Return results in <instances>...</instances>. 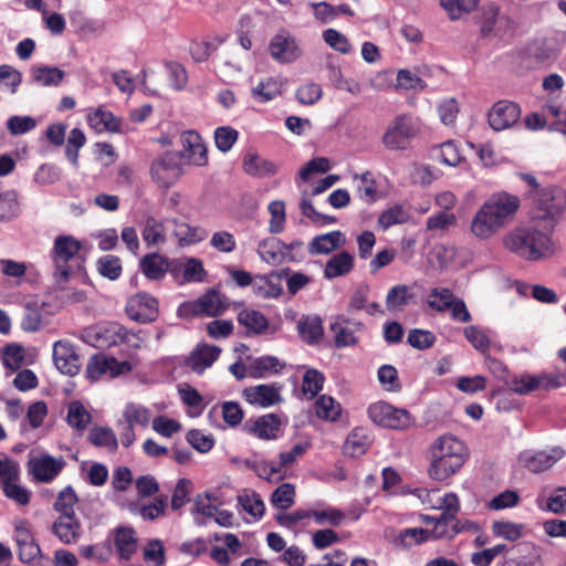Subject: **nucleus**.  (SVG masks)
<instances>
[{"instance_id": "obj_14", "label": "nucleus", "mask_w": 566, "mask_h": 566, "mask_svg": "<svg viewBox=\"0 0 566 566\" xmlns=\"http://www.w3.org/2000/svg\"><path fill=\"white\" fill-rule=\"evenodd\" d=\"M566 455L562 447H553L541 451H524L518 457L522 467L533 473L544 472L554 467Z\"/></svg>"}, {"instance_id": "obj_11", "label": "nucleus", "mask_w": 566, "mask_h": 566, "mask_svg": "<svg viewBox=\"0 0 566 566\" xmlns=\"http://www.w3.org/2000/svg\"><path fill=\"white\" fill-rule=\"evenodd\" d=\"M227 307V298L217 291L211 290L193 302L182 303L178 308V313L181 316H217L221 314Z\"/></svg>"}, {"instance_id": "obj_31", "label": "nucleus", "mask_w": 566, "mask_h": 566, "mask_svg": "<svg viewBox=\"0 0 566 566\" xmlns=\"http://www.w3.org/2000/svg\"><path fill=\"white\" fill-rule=\"evenodd\" d=\"M87 124L96 133H117L120 129V120L104 106H98L88 112Z\"/></svg>"}, {"instance_id": "obj_23", "label": "nucleus", "mask_w": 566, "mask_h": 566, "mask_svg": "<svg viewBox=\"0 0 566 566\" xmlns=\"http://www.w3.org/2000/svg\"><path fill=\"white\" fill-rule=\"evenodd\" d=\"M182 157L191 165L203 167L208 164L207 147L201 136L187 130L181 135Z\"/></svg>"}, {"instance_id": "obj_64", "label": "nucleus", "mask_w": 566, "mask_h": 566, "mask_svg": "<svg viewBox=\"0 0 566 566\" xmlns=\"http://www.w3.org/2000/svg\"><path fill=\"white\" fill-rule=\"evenodd\" d=\"M216 147L221 153H228L239 138V132L231 126H220L216 128L214 134Z\"/></svg>"}, {"instance_id": "obj_43", "label": "nucleus", "mask_w": 566, "mask_h": 566, "mask_svg": "<svg viewBox=\"0 0 566 566\" xmlns=\"http://www.w3.org/2000/svg\"><path fill=\"white\" fill-rule=\"evenodd\" d=\"M65 73L55 66L35 65L31 69L32 81L40 86H56Z\"/></svg>"}, {"instance_id": "obj_52", "label": "nucleus", "mask_w": 566, "mask_h": 566, "mask_svg": "<svg viewBox=\"0 0 566 566\" xmlns=\"http://www.w3.org/2000/svg\"><path fill=\"white\" fill-rule=\"evenodd\" d=\"M354 180L356 182L358 196L363 201L371 203L378 199L376 181L369 171L360 175L356 174L354 176Z\"/></svg>"}, {"instance_id": "obj_7", "label": "nucleus", "mask_w": 566, "mask_h": 566, "mask_svg": "<svg viewBox=\"0 0 566 566\" xmlns=\"http://www.w3.org/2000/svg\"><path fill=\"white\" fill-rule=\"evenodd\" d=\"M368 417L375 424L395 430L406 429L411 424L408 411L385 401L371 403L368 408Z\"/></svg>"}, {"instance_id": "obj_1", "label": "nucleus", "mask_w": 566, "mask_h": 566, "mask_svg": "<svg viewBox=\"0 0 566 566\" xmlns=\"http://www.w3.org/2000/svg\"><path fill=\"white\" fill-rule=\"evenodd\" d=\"M520 206L516 195L507 191L492 193L472 216L470 235L480 242L491 241L514 220Z\"/></svg>"}, {"instance_id": "obj_34", "label": "nucleus", "mask_w": 566, "mask_h": 566, "mask_svg": "<svg viewBox=\"0 0 566 566\" xmlns=\"http://www.w3.org/2000/svg\"><path fill=\"white\" fill-rule=\"evenodd\" d=\"M415 295L411 287L406 284H397L390 287L386 295V308L390 313L402 312L408 306Z\"/></svg>"}, {"instance_id": "obj_26", "label": "nucleus", "mask_w": 566, "mask_h": 566, "mask_svg": "<svg viewBox=\"0 0 566 566\" xmlns=\"http://www.w3.org/2000/svg\"><path fill=\"white\" fill-rule=\"evenodd\" d=\"M221 348L214 345L199 344L188 357L186 365L192 371L202 374L218 359Z\"/></svg>"}, {"instance_id": "obj_63", "label": "nucleus", "mask_w": 566, "mask_h": 566, "mask_svg": "<svg viewBox=\"0 0 566 566\" xmlns=\"http://www.w3.org/2000/svg\"><path fill=\"white\" fill-rule=\"evenodd\" d=\"M268 210L271 214V219L269 221L270 233L279 234L283 232L286 221L284 202L281 200L271 201L268 206Z\"/></svg>"}, {"instance_id": "obj_45", "label": "nucleus", "mask_w": 566, "mask_h": 566, "mask_svg": "<svg viewBox=\"0 0 566 566\" xmlns=\"http://www.w3.org/2000/svg\"><path fill=\"white\" fill-rule=\"evenodd\" d=\"M174 234L181 245L198 243L206 239V230L188 224L184 221H174Z\"/></svg>"}, {"instance_id": "obj_12", "label": "nucleus", "mask_w": 566, "mask_h": 566, "mask_svg": "<svg viewBox=\"0 0 566 566\" xmlns=\"http://www.w3.org/2000/svg\"><path fill=\"white\" fill-rule=\"evenodd\" d=\"M566 209V192L558 187L543 189L537 198L536 218L556 220Z\"/></svg>"}, {"instance_id": "obj_46", "label": "nucleus", "mask_w": 566, "mask_h": 566, "mask_svg": "<svg viewBox=\"0 0 566 566\" xmlns=\"http://www.w3.org/2000/svg\"><path fill=\"white\" fill-rule=\"evenodd\" d=\"M218 504H220V502L216 493L206 492L203 494H198L193 503V514L196 515V523L199 525L203 524V521H200L198 515L205 517H213L218 510Z\"/></svg>"}, {"instance_id": "obj_20", "label": "nucleus", "mask_w": 566, "mask_h": 566, "mask_svg": "<svg viewBox=\"0 0 566 566\" xmlns=\"http://www.w3.org/2000/svg\"><path fill=\"white\" fill-rule=\"evenodd\" d=\"M123 325L118 323H101L84 332V339L94 347H111L118 345Z\"/></svg>"}, {"instance_id": "obj_29", "label": "nucleus", "mask_w": 566, "mask_h": 566, "mask_svg": "<svg viewBox=\"0 0 566 566\" xmlns=\"http://www.w3.org/2000/svg\"><path fill=\"white\" fill-rule=\"evenodd\" d=\"M310 516L318 525L337 527L344 523L346 513L337 507L326 504L325 502H316L310 506Z\"/></svg>"}, {"instance_id": "obj_8", "label": "nucleus", "mask_w": 566, "mask_h": 566, "mask_svg": "<svg viewBox=\"0 0 566 566\" xmlns=\"http://www.w3.org/2000/svg\"><path fill=\"white\" fill-rule=\"evenodd\" d=\"M301 245L300 240L289 244L276 238H265L258 243L256 253L261 260L270 265H280L287 262H300L297 254H289V249Z\"/></svg>"}, {"instance_id": "obj_24", "label": "nucleus", "mask_w": 566, "mask_h": 566, "mask_svg": "<svg viewBox=\"0 0 566 566\" xmlns=\"http://www.w3.org/2000/svg\"><path fill=\"white\" fill-rule=\"evenodd\" d=\"M53 360L56 368L65 375L74 376L80 370L78 356L67 340H57L53 345Z\"/></svg>"}, {"instance_id": "obj_57", "label": "nucleus", "mask_w": 566, "mask_h": 566, "mask_svg": "<svg viewBox=\"0 0 566 566\" xmlns=\"http://www.w3.org/2000/svg\"><path fill=\"white\" fill-rule=\"evenodd\" d=\"M454 294L446 287L432 289L427 296V304L437 312H446L452 305Z\"/></svg>"}, {"instance_id": "obj_3", "label": "nucleus", "mask_w": 566, "mask_h": 566, "mask_svg": "<svg viewBox=\"0 0 566 566\" xmlns=\"http://www.w3.org/2000/svg\"><path fill=\"white\" fill-rule=\"evenodd\" d=\"M504 247L518 255L538 260L553 253L551 238L536 229H516L503 239Z\"/></svg>"}, {"instance_id": "obj_6", "label": "nucleus", "mask_w": 566, "mask_h": 566, "mask_svg": "<svg viewBox=\"0 0 566 566\" xmlns=\"http://www.w3.org/2000/svg\"><path fill=\"white\" fill-rule=\"evenodd\" d=\"M268 51L271 59L279 64H292L304 54L300 39L286 29L279 30L270 39Z\"/></svg>"}, {"instance_id": "obj_17", "label": "nucleus", "mask_w": 566, "mask_h": 566, "mask_svg": "<svg viewBox=\"0 0 566 566\" xmlns=\"http://www.w3.org/2000/svg\"><path fill=\"white\" fill-rule=\"evenodd\" d=\"M506 385L510 390L518 395H527L538 389L549 390L557 388L560 386V382L556 377L547 374H541L537 376L522 374L513 376Z\"/></svg>"}, {"instance_id": "obj_47", "label": "nucleus", "mask_w": 566, "mask_h": 566, "mask_svg": "<svg viewBox=\"0 0 566 566\" xmlns=\"http://www.w3.org/2000/svg\"><path fill=\"white\" fill-rule=\"evenodd\" d=\"M455 517L440 515V517L437 518L433 528L429 530L430 539H451L460 532H463L464 526L458 527V525H453Z\"/></svg>"}, {"instance_id": "obj_35", "label": "nucleus", "mask_w": 566, "mask_h": 566, "mask_svg": "<svg viewBox=\"0 0 566 566\" xmlns=\"http://www.w3.org/2000/svg\"><path fill=\"white\" fill-rule=\"evenodd\" d=\"M297 332L307 344L318 343L324 334L322 319L318 315H304L297 322Z\"/></svg>"}, {"instance_id": "obj_32", "label": "nucleus", "mask_w": 566, "mask_h": 566, "mask_svg": "<svg viewBox=\"0 0 566 566\" xmlns=\"http://www.w3.org/2000/svg\"><path fill=\"white\" fill-rule=\"evenodd\" d=\"M360 323L352 324L343 316L336 317V319L331 324V331L334 333L336 347H348L356 345V333L360 329Z\"/></svg>"}, {"instance_id": "obj_59", "label": "nucleus", "mask_w": 566, "mask_h": 566, "mask_svg": "<svg viewBox=\"0 0 566 566\" xmlns=\"http://www.w3.org/2000/svg\"><path fill=\"white\" fill-rule=\"evenodd\" d=\"M479 0H440L441 7L451 20H458L462 15L473 11Z\"/></svg>"}, {"instance_id": "obj_10", "label": "nucleus", "mask_w": 566, "mask_h": 566, "mask_svg": "<svg viewBox=\"0 0 566 566\" xmlns=\"http://www.w3.org/2000/svg\"><path fill=\"white\" fill-rule=\"evenodd\" d=\"M180 156L176 153H165L156 158L150 167L154 181L160 188H169L175 185L182 175Z\"/></svg>"}, {"instance_id": "obj_40", "label": "nucleus", "mask_w": 566, "mask_h": 566, "mask_svg": "<svg viewBox=\"0 0 566 566\" xmlns=\"http://www.w3.org/2000/svg\"><path fill=\"white\" fill-rule=\"evenodd\" d=\"M370 444L369 436L363 428L354 429L347 437L344 444V453L356 458L366 453Z\"/></svg>"}, {"instance_id": "obj_30", "label": "nucleus", "mask_w": 566, "mask_h": 566, "mask_svg": "<svg viewBox=\"0 0 566 566\" xmlns=\"http://www.w3.org/2000/svg\"><path fill=\"white\" fill-rule=\"evenodd\" d=\"M345 242V234L339 230L318 234L314 237L308 243V252L312 255L329 254L338 248L343 247Z\"/></svg>"}, {"instance_id": "obj_13", "label": "nucleus", "mask_w": 566, "mask_h": 566, "mask_svg": "<svg viewBox=\"0 0 566 566\" xmlns=\"http://www.w3.org/2000/svg\"><path fill=\"white\" fill-rule=\"evenodd\" d=\"M132 370V365L128 361H118L114 357L103 354L94 355L87 363L86 376L91 380L99 378H114L119 375L127 374Z\"/></svg>"}, {"instance_id": "obj_25", "label": "nucleus", "mask_w": 566, "mask_h": 566, "mask_svg": "<svg viewBox=\"0 0 566 566\" xmlns=\"http://www.w3.org/2000/svg\"><path fill=\"white\" fill-rule=\"evenodd\" d=\"M169 260L159 253H148L139 260V271L149 281H163L168 272L171 273Z\"/></svg>"}, {"instance_id": "obj_4", "label": "nucleus", "mask_w": 566, "mask_h": 566, "mask_svg": "<svg viewBox=\"0 0 566 566\" xmlns=\"http://www.w3.org/2000/svg\"><path fill=\"white\" fill-rule=\"evenodd\" d=\"M83 244L70 234L57 235L50 251V259L54 266V279L57 284L69 281L72 268L70 262L80 253Z\"/></svg>"}, {"instance_id": "obj_54", "label": "nucleus", "mask_w": 566, "mask_h": 566, "mask_svg": "<svg viewBox=\"0 0 566 566\" xmlns=\"http://www.w3.org/2000/svg\"><path fill=\"white\" fill-rule=\"evenodd\" d=\"M295 495V486L283 483L273 491L270 501L275 509L286 511L294 504Z\"/></svg>"}, {"instance_id": "obj_27", "label": "nucleus", "mask_w": 566, "mask_h": 566, "mask_svg": "<svg viewBox=\"0 0 566 566\" xmlns=\"http://www.w3.org/2000/svg\"><path fill=\"white\" fill-rule=\"evenodd\" d=\"M421 501L429 509L442 511L441 515L455 517L460 511L459 497L452 492L439 495L436 491H426Z\"/></svg>"}, {"instance_id": "obj_61", "label": "nucleus", "mask_w": 566, "mask_h": 566, "mask_svg": "<svg viewBox=\"0 0 566 566\" xmlns=\"http://www.w3.org/2000/svg\"><path fill=\"white\" fill-rule=\"evenodd\" d=\"M20 214V203L15 191H6L0 195V220L9 221Z\"/></svg>"}, {"instance_id": "obj_48", "label": "nucleus", "mask_w": 566, "mask_h": 566, "mask_svg": "<svg viewBox=\"0 0 566 566\" xmlns=\"http://www.w3.org/2000/svg\"><path fill=\"white\" fill-rule=\"evenodd\" d=\"M315 415L326 421H336L342 412V407L332 396L322 395L314 405Z\"/></svg>"}, {"instance_id": "obj_28", "label": "nucleus", "mask_w": 566, "mask_h": 566, "mask_svg": "<svg viewBox=\"0 0 566 566\" xmlns=\"http://www.w3.org/2000/svg\"><path fill=\"white\" fill-rule=\"evenodd\" d=\"M53 534L65 545L75 544L82 533L81 523L75 515H60L52 525Z\"/></svg>"}, {"instance_id": "obj_5", "label": "nucleus", "mask_w": 566, "mask_h": 566, "mask_svg": "<svg viewBox=\"0 0 566 566\" xmlns=\"http://www.w3.org/2000/svg\"><path fill=\"white\" fill-rule=\"evenodd\" d=\"M420 128L418 117L410 114L398 115L387 126L382 136V144L390 150H405L411 139L419 134Z\"/></svg>"}, {"instance_id": "obj_53", "label": "nucleus", "mask_w": 566, "mask_h": 566, "mask_svg": "<svg viewBox=\"0 0 566 566\" xmlns=\"http://www.w3.org/2000/svg\"><path fill=\"white\" fill-rule=\"evenodd\" d=\"M325 376L315 368L305 370L302 378V392L307 399H313L323 389Z\"/></svg>"}, {"instance_id": "obj_36", "label": "nucleus", "mask_w": 566, "mask_h": 566, "mask_svg": "<svg viewBox=\"0 0 566 566\" xmlns=\"http://www.w3.org/2000/svg\"><path fill=\"white\" fill-rule=\"evenodd\" d=\"M238 322L245 327L249 335H261L269 327L268 318L254 308H243L240 311Z\"/></svg>"}, {"instance_id": "obj_62", "label": "nucleus", "mask_w": 566, "mask_h": 566, "mask_svg": "<svg viewBox=\"0 0 566 566\" xmlns=\"http://www.w3.org/2000/svg\"><path fill=\"white\" fill-rule=\"evenodd\" d=\"M525 526L520 523L496 521L492 524L493 535L511 542H515L523 536Z\"/></svg>"}, {"instance_id": "obj_55", "label": "nucleus", "mask_w": 566, "mask_h": 566, "mask_svg": "<svg viewBox=\"0 0 566 566\" xmlns=\"http://www.w3.org/2000/svg\"><path fill=\"white\" fill-rule=\"evenodd\" d=\"M410 218L409 212L400 205H395L384 210L378 218V224L387 230L395 224L406 223Z\"/></svg>"}, {"instance_id": "obj_51", "label": "nucleus", "mask_w": 566, "mask_h": 566, "mask_svg": "<svg viewBox=\"0 0 566 566\" xmlns=\"http://www.w3.org/2000/svg\"><path fill=\"white\" fill-rule=\"evenodd\" d=\"M324 42L334 51L349 55L354 53V45L350 40L336 29H326L322 33Z\"/></svg>"}, {"instance_id": "obj_42", "label": "nucleus", "mask_w": 566, "mask_h": 566, "mask_svg": "<svg viewBox=\"0 0 566 566\" xmlns=\"http://www.w3.org/2000/svg\"><path fill=\"white\" fill-rule=\"evenodd\" d=\"M142 237L148 247L163 244L166 241L163 221L153 216L146 217L142 228Z\"/></svg>"}, {"instance_id": "obj_16", "label": "nucleus", "mask_w": 566, "mask_h": 566, "mask_svg": "<svg viewBox=\"0 0 566 566\" xmlns=\"http://www.w3.org/2000/svg\"><path fill=\"white\" fill-rule=\"evenodd\" d=\"M282 419L275 413H266L248 419L243 424V431L261 440H275L282 433Z\"/></svg>"}, {"instance_id": "obj_2", "label": "nucleus", "mask_w": 566, "mask_h": 566, "mask_svg": "<svg viewBox=\"0 0 566 566\" xmlns=\"http://www.w3.org/2000/svg\"><path fill=\"white\" fill-rule=\"evenodd\" d=\"M469 457L468 448L462 440L452 436L438 437L429 448V476L439 482L454 475Z\"/></svg>"}, {"instance_id": "obj_41", "label": "nucleus", "mask_w": 566, "mask_h": 566, "mask_svg": "<svg viewBox=\"0 0 566 566\" xmlns=\"http://www.w3.org/2000/svg\"><path fill=\"white\" fill-rule=\"evenodd\" d=\"M238 504L253 520H260L265 512V505L261 495L252 490H243L238 495Z\"/></svg>"}, {"instance_id": "obj_21", "label": "nucleus", "mask_w": 566, "mask_h": 566, "mask_svg": "<svg viewBox=\"0 0 566 566\" xmlns=\"http://www.w3.org/2000/svg\"><path fill=\"white\" fill-rule=\"evenodd\" d=\"M14 541L21 562L30 563L40 556V546L35 543L27 521L19 520L14 523Z\"/></svg>"}, {"instance_id": "obj_56", "label": "nucleus", "mask_w": 566, "mask_h": 566, "mask_svg": "<svg viewBox=\"0 0 566 566\" xmlns=\"http://www.w3.org/2000/svg\"><path fill=\"white\" fill-rule=\"evenodd\" d=\"M90 441L96 446L114 452L117 449L118 441L114 431L109 428L94 427L88 434Z\"/></svg>"}, {"instance_id": "obj_44", "label": "nucleus", "mask_w": 566, "mask_h": 566, "mask_svg": "<svg viewBox=\"0 0 566 566\" xmlns=\"http://www.w3.org/2000/svg\"><path fill=\"white\" fill-rule=\"evenodd\" d=\"M283 83L277 77H268L252 88V97L260 103L274 99L282 93Z\"/></svg>"}, {"instance_id": "obj_38", "label": "nucleus", "mask_w": 566, "mask_h": 566, "mask_svg": "<svg viewBox=\"0 0 566 566\" xmlns=\"http://www.w3.org/2000/svg\"><path fill=\"white\" fill-rule=\"evenodd\" d=\"M116 553L123 560H129L137 549V539L132 528L119 527L114 535Z\"/></svg>"}, {"instance_id": "obj_58", "label": "nucleus", "mask_w": 566, "mask_h": 566, "mask_svg": "<svg viewBox=\"0 0 566 566\" xmlns=\"http://www.w3.org/2000/svg\"><path fill=\"white\" fill-rule=\"evenodd\" d=\"M509 23L504 15H500L495 6H490L482 13L481 30L484 34L491 32L500 33L502 25Z\"/></svg>"}, {"instance_id": "obj_9", "label": "nucleus", "mask_w": 566, "mask_h": 566, "mask_svg": "<svg viewBox=\"0 0 566 566\" xmlns=\"http://www.w3.org/2000/svg\"><path fill=\"white\" fill-rule=\"evenodd\" d=\"M66 462L63 457H52L42 452L30 457L27 468L34 482L50 483L59 476Z\"/></svg>"}, {"instance_id": "obj_15", "label": "nucleus", "mask_w": 566, "mask_h": 566, "mask_svg": "<svg viewBox=\"0 0 566 566\" xmlns=\"http://www.w3.org/2000/svg\"><path fill=\"white\" fill-rule=\"evenodd\" d=\"M282 389L279 382L261 384L244 388L242 396L251 406L270 408L283 401Z\"/></svg>"}, {"instance_id": "obj_39", "label": "nucleus", "mask_w": 566, "mask_h": 566, "mask_svg": "<svg viewBox=\"0 0 566 566\" xmlns=\"http://www.w3.org/2000/svg\"><path fill=\"white\" fill-rule=\"evenodd\" d=\"M44 303L38 300L27 302L23 310L21 327L25 332H36L44 324Z\"/></svg>"}, {"instance_id": "obj_33", "label": "nucleus", "mask_w": 566, "mask_h": 566, "mask_svg": "<svg viewBox=\"0 0 566 566\" xmlns=\"http://www.w3.org/2000/svg\"><path fill=\"white\" fill-rule=\"evenodd\" d=\"M354 268V256L347 251H340L327 260L324 277L333 280L347 275Z\"/></svg>"}, {"instance_id": "obj_19", "label": "nucleus", "mask_w": 566, "mask_h": 566, "mask_svg": "<svg viewBox=\"0 0 566 566\" xmlns=\"http://www.w3.org/2000/svg\"><path fill=\"white\" fill-rule=\"evenodd\" d=\"M520 117V106L510 101L496 102L488 113L489 125L496 132L512 127L518 122Z\"/></svg>"}, {"instance_id": "obj_49", "label": "nucleus", "mask_w": 566, "mask_h": 566, "mask_svg": "<svg viewBox=\"0 0 566 566\" xmlns=\"http://www.w3.org/2000/svg\"><path fill=\"white\" fill-rule=\"evenodd\" d=\"M96 271L109 281H116L123 273L122 260L117 255L105 254L96 260Z\"/></svg>"}, {"instance_id": "obj_50", "label": "nucleus", "mask_w": 566, "mask_h": 566, "mask_svg": "<svg viewBox=\"0 0 566 566\" xmlns=\"http://www.w3.org/2000/svg\"><path fill=\"white\" fill-rule=\"evenodd\" d=\"M123 417L127 423H130L134 427L140 426L146 428L153 421L150 409L134 402H129L125 406Z\"/></svg>"}, {"instance_id": "obj_37", "label": "nucleus", "mask_w": 566, "mask_h": 566, "mask_svg": "<svg viewBox=\"0 0 566 566\" xmlns=\"http://www.w3.org/2000/svg\"><path fill=\"white\" fill-rule=\"evenodd\" d=\"M243 170L253 177L273 176L277 171L274 163L260 157L258 154L249 153L243 158Z\"/></svg>"}, {"instance_id": "obj_22", "label": "nucleus", "mask_w": 566, "mask_h": 566, "mask_svg": "<svg viewBox=\"0 0 566 566\" xmlns=\"http://www.w3.org/2000/svg\"><path fill=\"white\" fill-rule=\"evenodd\" d=\"M171 275L180 284L203 282L207 272L202 261L197 258H187L171 264Z\"/></svg>"}, {"instance_id": "obj_18", "label": "nucleus", "mask_w": 566, "mask_h": 566, "mask_svg": "<svg viewBox=\"0 0 566 566\" xmlns=\"http://www.w3.org/2000/svg\"><path fill=\"white\" fill-rule=\"evenodd\" d=\"M126 313L133 321L153 322L158 315V301L148 293H137L128 300Z\"/></svg>"}, {"instance_id": "obj_60", "label": "nucleus", "mask_w": 566, "mask_h": 566, "mask_svg": "<svg viewBox=\"0 0 566 566\" xmlns=\"http://www.w3.org/2000/svg\"><path fill=\"white\" fill-rule=\"evenodd\" d=\"M66 420L72 428L84 430L91 422V415L81 402L73 401L69 405Z\"/></svg>"}]
</instances>
